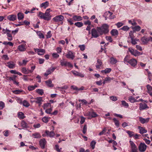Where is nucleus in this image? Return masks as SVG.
<instances>
[{"label":"nucleus","mask_w":152,"mask_h":152,"mask_svg":"<svg viewBox=\"0 0 152 152\" xmlns=\"http://www.w3.org/2000/svg\"><path fill=\"white\" fill-rule=\"evenodd\" d=\"M75 53L70 51L68 52L66 55V56L67 58L73 59L75 57Z\"/></svg>","instance_id":"9"},{"label":"nucleus","mask_w":152,"mask_h":152,"mask_svg":"<svg viewBox=\"0 0 152 152\" xmlns=\"http://www.w3.org/2000/svg\"><path fill=\"white\" fill-rule=\"evenodd\" d=\"M50 118H48V117L45 116L42 119V121L43 122L45 123H47L49 119Z\"/></svg>","instance_id":"40"},{"label":"nucleus","mask_w":152,"mask_h":152,"mask_svg":"<svg viewBox=\"0 0 152 152\" xmlns=\"http://www.w3.org/2000/svg\"><path fill=\"white\" fill-rule=\"evenodd\" d=\"M140 110H144L147 108H148L147 105L145 103L142 104L141 103L140 104Z\"/></svg>","instance_id":"21"},{"label":"nucleus","mask_w":152,"mask_h":152,"mask_svg":"<svg viewBox=\"0 0 152 152\" xmlns=\"http://www.w3.org/2000/svg\"><path fill=\"white\" fill-rule=\"evenodd\" d=\"M72 18L75 21H80L82 20V17L80 16L74 15L73 16Z\"/></svg>","instance_id":"23"},{"label":"nucleus","mask_w":152,"mask_h":152,"mask_svg":"<svg viewBox=\"0 0 152 152\" xmlns=\"http://www.w3.org/2000/svg\"><path fill=\"white\" fill-rule=\"evenodd\" d=\"M111 70V69L110 68H106L104 70H102L101 71L102 73H104L106 74L110 72Z\"/></svg>","instance_id":"34"},{"label":"nucleus","mask_w":152,"mask_h":152,"mask_svg":"<svg viewBox=\"0 0 152 152\" xmlns=\"http://www.w3.org/2000/svg\"><path fill=\"white\" fill-rule=\"evenodd\" d=\"M96 144V142L94 140L92 141L91 142L90 145L92 149H93L94 148Z\"/></svg>","instance_id":"48"},{"label":"nucleus","mask_w":152,"mask_h":152,"mask_svg":"<svg viewBox=\"0 0 152 152\" xmlns=\"http://www.w3.org/2000/svg\"><path fill=\"white\" fill-rule=\"evenodd\" d=\"M37 15L40 18L48 21L50 20L51 17L49 12H46L45 13H43L41 12H39L37 14Z\"/></svg>","instance_id":"2"},{"label":"nucleus","mask_w":152,"mask_h":152,"mask_svg":"<svg viewBox=\"0 0 152 152\" xmlns=\"http://www.w3.org/2000/svg\"><path fill=\"white\" fill-rule=\"evenodd\" d=\"M81 120L80 123L81 124H83L85 121V118L83 116H80Z\"/></svg>","instance_id":"57"},{"label":"nucleus","mask_w":152,"mask_h":152,"mask_svg":"<svg viewBox=\"0 0 152 152\" xmlns=\"http://www.w3.org/2000/svg\"><path fill=\"white\" fill-rule=\"evenodd\" d=\"M37 86V85H35L34 86H29L28 87V89L29 91H31L34 90Z\"/></svg>","instance_id":"30"},{"label":"nucleus","mask_w":152,"mask_h":152,"mask_svg":"<svg viewBox=\"0 0 152 152\" xmlns=\"http://www.w3.org/2000/svg\"><path fill=\"white\" fill-rule=\"evenodd\" d=\"M23 106L28 107L30 105L26 101L24 100L23 102Z\"/></svg>","instance_id":"39"},{"label":"nucleus","mask_w":152,"mask_h":152,"mask_svg":"<svg viewBox=\"0 0 152 152\" xmlns=\"http://www.w3.org/2000/svg\"><path fill=\"white\" fill-rule=\"evenodd\" d=\"M7 35L8 37V39L9 41H11L12 40V37L11 34L10 33H7Z\"/></svg>","instance_id":"50"},{"label":"nucleus","mask_w":152,"mask_h":152,"mask_svg":"<svg viewBox=\"0 0 152 152\" xmlns=\"http://www.w3.org/2000/svg\"><path fill=\"white\" fill-rule=\"evenodd\" d=\"M18 117L20 119H23L25 118L24 114L21 112H19L18 113Z\"/></svg>","instance_id":"32"},{"label":"nucleus","mask_w":152,"mask_h":152,"mask_svg":"<svg viewBox=\"0 0 152 152\" xmlns=\"http://www.w3.org/2000/svg\"><path fill=\"white\" fill-rule=\"evenodd\" d=\"M72 73L75 76H78L81 77H84V75L79 72L75 71L72 72Z\"/></svg>","instance_id":"22"},{"label":"nucleus","mask_w":152,"mask_h":152,"mask_svg":"<svg viewBox=\"0 0 152 152\" xmlns=\"http://www.w3.org/2000/svg\"><path fill=\"white\" fill-rule=\"evenodd\" d=\"M129 29V28L127 26H124L122 28H120L121 30H123L124 31H127Z\"/></svg>","instance_id":"46"},{"label":"nucleus","mask_w":152,"mask_h":152,"mask_svg":"<svg viewBox=\"0 0 152 152\" xmlns=\"http://www.w3.org/2000/svg\"><path fill=\"white\" fill-rule=\"evenodd\" d=\"M84 115L85 116H88L91 118H93L96 117L97 115L95 113L91 110L90 111H88L84 114Z\"/></svg>","instance_id":"7"},{"label":"nucleus","mask_w":152,"mask_h":152,"mask_svg":"<svg viewBox=\"0 0 152 152\" xmlns=\"http://www.w3.org/2000/svg\"><path fill=\"white\" fill-rule=\"evenodd\" d=\"M110 98L111 100L113 101H115L117 100V97L115 96H111Z\"/></svg>","instance_id":"54"},{"label":"nucleus","mask_w":152,"mask_h":152,"mask_svg":"<svg viewBox=\"0 0 152 152\" xmlns=\"http://www.w3.org/2000/svg\"><path fill=\"white\" fill-rule=\"evenodd\" d=\"M91 34L92 37L96 38L98 37L100 35H101L97 31V29L93 28L92 29L91 31Z\"/></svg>","instance_id":"4"},{"label":"nucleus","mask_w":152,"mask_h":152,"mask_svg":"<svg viewBox=\"0 0 152 152\" xmlns=\"http://www.w3.org/2000/svg\"><path fill=\"white\" fill-rule=\"evenodd\" d=\"M110 33L112 36L117 37L118 34V31L117 30L113 29L111 31Z\"/></svg>","instance_id":"24"},{"label":"nucleus","mask_w":152,"mask_h":152,"mask_svg":"<svg viewBox=\"0 0 152 152\" xmlns=\"http://www.w3.org/2000/svg\"><path fill=\"white\" fill-rule=\"evenodd\" d=\"M21 124L22 127L23 128H27V124L24 121H22L21 122Z\"/></svg>","instance_id":"43"},{"label":"nucleus","mask_w":152,"mask_h":152,"mask_svg":"<svg viewBox=\"0 0 152 152\" xmlns=\"http://www.w3.org/2000/svg\"><path fill=\"white\" fill-rule=\"evenodd\" d=\"M35 52L37 53L39 55H43L45 53V50L43 49L34 48Z\"/></svg>","instance_id":"11"},{"label":"nucleus","mask_w":152,"mask_h":152,"mask_svg":"<svg viewBox=\"0 0 152 152\" xmlns=\"http://www.w3.org/2000/svg\"><path fill=\"white\" fill-rule=\"evenodd\" d=\"M117 60L115 58H114L113 57H111L110 58V63L112 64H115L117 63Z\"/></svg>","instance_id":"27"},{"label":"nucleus","mask_w":152,"mask_h":152,"mask_svg":"<svg viewBox=\"0 0 152 152\" xmlns=\"http://www.w3.org/2000/svg\"><path fill=\"white\" fill-rule=\"evenodd\" d=\"M26 45H20L18 46V49L20 51H24L26 50Z\"/></svg>","instance_id":"17"},{"label":"nucleus","mask_w":152,"mask_h":152,"mask_svg":"<svg viewBox=\"0 0 152 152\" xmlns=\"http://www.w3.org/2000/svg\"><path fill=\"white\" fill-rule=\"evenodd\" d=\"M106 39L110 42H112L113 41L111 37L110 36H106L105 37Z\"/></svg>","instance_id":"56"},{"label":"nucleus","mask_w":152,"mask_h":152,"mask_svg":"<svg viewBox=\"0 0 152 152\" xmlns=\"http://www.w3.org/2000/svg\"><path fill=\"white\" fill-rule=\"evenodd\" d=\"M28 71L29 70L28 69H27L26 68L24 67H23L22 69V72L25 74L29 73Z\"/></svg>","instance_id":"38"},{"label":"nucleus","mask_w":152,"mask_h":152,"mask_svg":"<svg viewBox=\"0 0 152 152\" xmlns=\"http://www.w3.org/2000/svg\"><path fill=\"white\" fill-rule=\"evenodd\" d=\"M129 100L131 102L133 103L137 102V100L135 99L133 97L130 96L129 98Z\"/></svg>","instance_id":"36"},{"label":"nucleus","mask_w":152,"mask_h":152,"mask_svg":"<svg viewBox=\"0 0 152 152\" xmlns=\"http://www.w3.org/2000/svg\"><path fill=\"white\" fill-rule=\"evenodd\" d=\"M113 78H112L109 77H107L105 78V81L107 82H110Z\"/></svg>","instance_id":"60"},{"label":"nucleus","mask_w":152,"mask_h":152,"mask_svg":"<svg viewBox=\"0 0 152 152\" xmlns=\"http://www.w3.org/2000/svg\"><path fill=\"white\" fill-rule=\"evenodd\" d=\"M61 65L62 66H66V64L67 62L62 60H61L60 61Z\"/></svg>","instance_id":"58"},{"label":"nucleus","mask_w":152,"mask_h":152,"mask_svg":"<svg viewBox=\"0 0 152 152\" xmlns=\"http://www.w3.org/2000/svg\"><path fill=\"white\" fill-rule=\"evenodd\" d=\"M34 99L36 100V103L38 104V106L40 107L42 102L43 101L42 97H38L34 98Z\"/></svg>","instance_id":"10"},{"label":"nucleus","mask_w":152,"mask_h":152,"mask_svg":"<svg viewBox=\"0 0 152 152\" xmlns=\"http://www.w3.org/2000/svg\"><path fill=\"white\" fill-rule=\"evenodd\" d=\"M115 25L118 28H119L124 25V23L121 22H119L116 23Z\"/></svg>","instance_id":"51"},{"label":"nucleus","mask_w":152,"mask_h":152,"mask_svg":"<svg viewBox=\"0 0 152 152\" xmlns=\"http://www.w3.org/2000/svg\"><path fill=\"white\" fill-rule=\"evenodd\" d=\"M36 92L40 95H42L44 94L43 90L42 89H37L36 90Z\"/></svg>","instance_id":"31"},{"label":"nucleus","mask_w":152,"mask_h":152,"mask_svg":"<svg viewBox=\"0 0 152 152\" xmlns=\"http://www.w3.org/2000/svg\"><path fill=\"white\" fill-rule=\"evenodd\" d=\"M32 136L34 138H39L41 137V136L38 133H35L32 134Z\"/></svg>","instance_id":"35"},{"label":"nucleus","mask_w":152,"mask_h":152,"mask_svg":"<svg viewBox=\"0 0 152 152\" xmlns=\"http://www.w3.org/2000/svg\"><path fill=\"white\" fill-rule=\"evenodd\" d=\"M147 147L144 143L141 142L138 147L139 150L140 152H144L145 151Z\"/></svg>","instance_id":"8"},{"label":"nucleus","mask_w":152,"mask_h":152,"mask_svg":"<svg viewBox=\"0 0 152 152\" xmlns=\"http://www.w3.org/2000/svg\"><path fill=\"white\" fill-rule=\"evenodd\" d=\"M129 143L131 149V151L130 152H138L137 147L135 143L131 140L129 141Z\"/></svg>","instance_id":"3"},{"label":"nucleus","mask_w":152,"mask_h":152,"mask_svg":"<svg viewBox=\"0 0 152 152\" xmlns=\"http://www.w3.org/2000/svg\"><path fill=\"white\" fill-rule=\"evenodd\" d=\"M35 68V66H34L31 67V69L30 70L28 69V72L29 73H32L33 71L34 70Z\"/></svg>","instance_id":"64"},{"label":"nucleus","mask_w":152,"mask_h":152,"mask_svg":"<svg viewBox=\"0 0 152 152\" xmlns=\"http://www.w3.org/2000/svg\"><path fill=\"white\" fill-rule=\"evenodd\" d=\"M87 125H84L83 130V134H85L86 133L87 131Z\"/></svg>","instance_id":"63"},{"label":"nucleus","mask_w":152,"mask_h":152,"mask_svg":"<svg viewBox=\"0 0 152 152\" xmlns=\"http://www.w3.org/2000/svg\"><path fill=\"white\" fill-rule=\"evenodd\" d=\"M126 133L129 134L130 137H131L134 135V132L130 131H127Z\"/></svg>","instance_id":"52"},{"label":"nucleus","mask_w":152,"mask_h":152,"mask_svg":"<svg viewBox=\"0 0 152 152\" xmlns=\"http://www.w3.org/2000/svg\"><path fill=\"white\" fill-rule=\"evenodd\" d=\"M45 133L47 135L50 137H53L55 135V134L53 131H51L50 132L48 130L45 131Z\"/></svg>","instance_id":"18"},{"label":"nucleus","mask_w":152,"mask_h":152,"mask_svg":"<svg viewBox=\"0 0 152 152\" xmlns=\"http://www.w3.org/2000/svg\"><path fill=\"white\" fill-rule=\"evenodd\" d=\"M52 110V108H50L47 109L45 110V112L47 114H51V112Z\"/></svg>","instance_id":"53"},{"label":"nucleus","mask_w":152,"mask_h":152,"mask_svg":"<svg viewBox=\"0 0 152 152\" xmlns=\"http://www.w3.org/2000/svg\"><path fill=\"white\" fill-rule=\"evenodd\" d=\"M129 51L132 55L136 57L142 54L140 52L136 50H134L132 48H129Z\"/></svg>","instance_id":"5"},{"label":"nucleus","mask_w":152,"mask_h":152,"mask_svg":"<svg viewBox=\"0 0 152 152\" xmlns=\"http://www.w3.org/2000/svg\"><path fill=\"white\" fill-rule=\"evenodd\" d=\"M49 5V2L48 1H46V2L42 3L40 5V7L44 9H45Z\"/></svg>","instance_id":"20"},{"label":"nucleus","mask_w":152,"mask_h":152,"mask_svg":"<svg viewBox=\"0 0 152 152\" xmlns=\"http://www.w3.org/2000/svg\"><path fill=\"white\" fill-rule=\"evenodd\" d=\"M64 18V17L62 15H57L53 18V20L56 22H61V24H62L63 22L62 20Z\"/></svg>","instance_id":"6"},{"label":"nucleus","mask_w":152,"mask_h":152,"mask_svg":"<svg viewBox=\"0 0 152 152\" xmlns=\"http://www.w3.org/2000/svg\"><path fill=\"white\" fill-rule=\"evenodd\" d=\"M23 91L19 90H16L12 91V92L15 94H20Z\"/></svg>","instance_id":"44"},{"label":"nucleus","mask_w":152,"mask_h":152,"mask_svg":"<svg viewBox=\"0 0 152 152\" xmlns=\"http://www.w3.org/2000/svg\"><path fill=\"white\" fill-rule=\"evenodd\" d=\"M139 120L141 123L142 124H144L145 123H148L150 120V118H147L145 119L141 117H139Z\"/></svg>","instance_id":"13"},{"label":"nucleus","mask_w":152,"mask_h":152,"mask_svg":"<svg viewBox=\"0 0 152 152\" xmlns=\"http://www.w3.org/2000/svg\"><path fill=\"white\" fill-rule=\"evenodd\" d=\"M75 25L79 28L82 27L83 25V24L82 22H77L75 23Z\"/></svg>","instance_id":"33"},{"label":"nucleus","mask_w":152,"mask_h":152,"mask_svg":"<svg viewBox=\"0 0 152 152\" xmlns=\"http://www.w3.org/2000/svg\"><path fill=\"white\" fill-rule=\"evenodd\" d=\"M106 132V128H104L103 130L101 132H100L99 135V136H101V135H103V134H104V133H105V132Z\"/></svg>","instance_id":"62"},{"label":"nucleus","mask_w":152,"mask_h":152,"mask_svg":"<svg viewBox=\"0 0 152 152\" xmlns=\"http://www.w3.org/2000/svg\"><path fill=\"white\" fill-rule=\"evenodd\" d=\"M28 62V60H23L22 61V63L19 62V64L20 66L24 65L25 66L26 64Z\"/></svg>","instance_id":"37"},{"label":"nucleus","mask_w":152,"mask_h":152,"mask_svg":"<svg viewBox=\"0 0 152 152\" xmlns=\"http://www.w3.org/2000/svg\"><path fill=\"white\" fill-rule=\"evenodd\" d=\"M129 63L132 66L134 67L137 64V61L135 59L132 58L129 60Z\"/></svg>","instance_id":"14"},{"label":"nucleus","mask_w":152,"mask_h":152,"mask_svg":"<svg viewBox=\"0 0 152 152\" xmlns=\"http://www.w3.org/2000/svg\"><path fill=\"white\" fill-rule=\"evenodd\" d=\"M109 26L107 24H104L101 27H97L96 28L100 35L106 34L109 32Z\"/></svg>","instance_id":"1"},{"label":"nucleus","mask_w":152,"mask_h":152,"mask_svg":"<svg viewBox=\"0 0 152 152\" xmlns=\"http://www.w3.org/2000/svg\"><path fill=\"white\" fill-rule=\"evenodd\" d=\"M18 18L19 20L23 19L24 18V15L22 13L19 12L18 14Z\"/></svg>","instance_id":"28"},{"label":"nucleus","mask_w":152,"mask_h":152,"mask_svg":"<svg viewBox=\"0 0 152 152\" xmlns=\"http://www.w3.org/2000/svg\"><path fill=\"white\" fill-rule=\"evenodd\" d=\"M51 73H52V72L50 71V69L49 68L47 70L46 72L44 74V75L45 76H47Z\"/></svg>","instance_id":"59"},{"label":"nucleus","mask_w":152,"mask_h":152,"mask_svg":"<svg viewBox=\"0 0 152 152\" xmlns=\"http://www.w3.org/2000/svg\"><path fill=\"white\" fill-rule=\"evenodd\" d=\"M132 29L134 31H139L141 29V27L137 26L133 27Z\"/></svg>","instance_id":"41"},{"label":"nucleus","mask_w":152,"mask_h":152,"mask_svg":"<svg viewBox=\"0 0 152 152\" xmlns=\"http://www.w3.org/2000/svg\"><path fill=\"white\" fill-rule=\"evenodd\" d=\"M124 63L125 64L126 63H129V56L127 55L125 56V58L124 59Z\"/></svg>","instance_id":"49"},{"label":"nucleus","mask_w":152,"mask_h":152,"mask_svg":"<svg viewBox=\"0 0 152 152\" xmlns=\"http://www.w3.org/2000/svg\"><path fill=\"white\" fill-rule=\"evenodd\" d=\"M102 64V62L99 59H98L97 61V63L96 65V67L97 68L99 69Z\"/></svg>","instance_id":"29"},{"label":"nucleus","mask_w":152,"mask_h":152,"mask_svg":"<svg viewBox=\"0 0 152 152\" xmlns=\"http://www.w3.org/2000/svg\"><path fill=\"white\" fill-rule=\"evenodd\" d=\"M7 19L13 21L16 19L17 17L15 15H10L7 16Z\"/></svg>","instance_id":"19"},{"label":"nucleus","mask_w":152,"mask_h":152,"mask_svg":"<svg viewBox=\"0 0 152 152\" xmlns=\"http://www.w3.org/2000/svg\"><path fill=\"white\" fill-rule=\"evenodd\" d=\"M139 129L140 131L139 132L141 134H143L146 133L147 132V130H145L144 128L139 127Z\"/></svg>","instance_id":"26"},{"label":"nucleus","mask_w":152,"mask_h":152,"mask_svg":"<svg viewBox=\"0 0 152 152\" xmlns=\"http://www.w3.org/2000/svg\"><path fill=\"white\" fill-rule=\"evenodd\" d=\"M10 69H13L15 67V64L12 61H10L7 63L6 65Z\"/></svg>","instance_id":"12"},{"label":"nucleus","mask_w":152,"mask_h":152,"mask_svg":"<svg viewBox=\"0 0 152 152\" xmlns=\"http://www.w3.org/2000/svg\"><path fill=\"white\" fill-rule=\"evenodd\" d=\"M113 120L115 124V125L118 127L119 126V121L117 120L116 118H114L113 119Z\"/></svg>","instance_id":"47"},{"label":"nucleus","mask_w":152,"mask_h":152,"mask_svg":"<svg viewBox=\"0 0 152 152\" xmlns=\"http://www.w3.org/2000/svg\"><path fill=\"white\" fill-rule=\"evenodd\" d=\"M46 141L44 139H41L39 141V144L42 148H45V145L46 144Z\"/></svg>","instance_id":"15"},{"label":"nucleus","mask_w":152,"mask_h":152,"mask_svg":"<svg viewBox=\"0 0 152 152\" xmlns=\"http://www.w3.org/2000/svg\"><path fill=\"white\" fill-rule=\"evenodd\" d=\"M4 104L3 102L0 101V110L4 108Z\"/></svg>","instance_id":"61"},{"label":"nucleus","mask_w":152,"mask_h":152,"mask_svg":"<svg viewBox=\"0 0 152 152\" xmlns=\"http://www.w3.org/2000/svg\"><path fill=\"white\" fill-rule=\"evenodd\" d=\"M141 41L143 44H146L148 41H150V39L148 37H146L144 36L142 38Z\"/></svg>","instance_id":"16"},{"label":"nucleus","mask_w":152,"mask_h":152,"mask_svg":"<svg viewBox=\"0 0 152 152\" xmlns=\"http://www.w3.org/2000/svg\"><path fill=\"white\" fill-rule=\"evenodd\" d=\"M79 47L80 48V50L82 51H83L85 48V46L84 45H79Z\"/></svg>","instance_id":"55"},{"label":"nucleus","mask_w":152,"mask_h":152,"mask_svg":"<svg viewBox=\"0 0 152 152\" xmlns=\"http://www.w3.org/2000/svg\"><path fill=\"white\" fill-rule=\"evenodd\" d=\"M122 104L124 107L127 108L129 107V104L125 101L123 100L121 101Z\"/></svg>","instance_id":"45"},{"label":"nucleus","mask_w":152,"mask_h":152,"mask_svg":"<svg viewBox=\"0 0 152 152\" xmlns=\"http://www.w3.org/2000/svg\"><path fill=\"white\" fill-rule=\"evenodd\" d=\"M45 83L46 85L48 87H53V85L52 84V82L50 79H49L48 80L46 81Z\"/></svg>","instance_id":"25"},{"label":"nucleus","mask_w":152,"mask_h":152,"mask_svg":"<svg viewBox=\"0 0 152 152\" xmlns=\"http://www.w3.org/2000/svg\"><path fill=\"white\" fill-rule=\"evenodd\" d=\"M51 106V104L50 103H48L44 104H43V107L44 109H47L48 107H50Z\"/></svg>","instance_id":"42"}]
</instances>
